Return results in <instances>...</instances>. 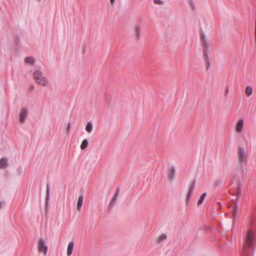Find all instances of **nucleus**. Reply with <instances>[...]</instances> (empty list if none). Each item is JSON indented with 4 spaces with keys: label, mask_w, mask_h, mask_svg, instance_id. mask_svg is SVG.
Returning <instances> with one entry per match:
<instances>
[{
    "label": "nucleus",
    "mask_w": 256,
    "mask_h": 256,
    "mask_svg": "<svg viewBox=\"0 0 256 256\" xmlns=\"http://www.w3.org/2000/svg\"><path fill=\"white\" fill-rule=\"evenodd\" d=\"M248 158L247 154L244 148L238 146V167L242 172H244V164Z\"/></svg>",
    "instance_id": "f257e3e1"
},
{
    "label": "nucleus",
    "mask_w": 256,
    "mask_h": 256,
    "mask_svg": "<svg viewBox=\"0 0 256 256\" xmlns=\"http://www.w3.org/2000/svg\"><path fill=\"white\" fill-rule=\"evenodd\" d=\"M200 41L202 44L203 47V56L204 60L206 62V69L208 70L210 67V62L208 60V54L206 53V49L208 47V43L206 40V36L204 34L201 32L200 34Z\"/></svg>",
    "instance_id": "f03ea898"
},
{
    "label": "nucleus",
    "mask_w": 256,
    "mask_h": 256,
    "mask_svg": "<svg viewBox=\"0 0 256 256\" xmlns=\"http://www.w3.org/2000/svg\"><path fill=\"white\" fill-rule=\"evenodd\" d=\"M34 78L36 82L40 85L45 86L48 84L47 78L43 76V73L40 70H36L33 73Z\"/></svg>",
    "instance_id": "7ed1b4c3"
},
{
    "label": "nucleus",
    "mask_w": 256,
    "mask_h": 256,
    "mask_svg": "<svg viewBox=\"0 0 256 256\" xmlns=\"http://www.w3.org/2000/svg\"><path fill=\"white\" fill-rule=\"evenodd\" d=\"M38 250L39 252H43L44 255H46V254L48 250V246L46 244L45 241L42 238H40L38 240Z\"/></svg>",
    "instance_id": "20e7f679"
},
{
    "label": "nucleus",
    "mask_w": 256,
    "mask_h": 256,
    "mask_svg": "<svg viewBox=\"0 0 256 256\" xmlns=\"http://www.w3.org/2000/svg\"><path fill=\"white\" fill-rule=\"evenodd\" d=\"M246 244L248 246H252L254 244V238L252 232L250 230L247 232Z\"/></svg>",
    "instance_id": "39448f33"
},
{
    "label": "nucleus",
    "mask_w": 256,
    "mask_h": 256,
    "mask_svg": "<svg viewBox=\"0 0 256 256\" xmlns=\"http://www.w3.org/2000/svg\"><path fill=\"white\" fill-rule=\"evenodd\" d=\"M176 172V168L173 166H169L167 172L168 178L170 180H173L174 178Z\"/></svg>",
    "instance_id": "423d86ee"
},
{
    "label": "nucleus",
    "mask_w": 256,
    "mask_h": 256,
    "mask_svg": "<svg viewBox=\"0 0 256 256\" xmlns=\"http://www.w3.org/2000/svg\"><path fill=\"white\" fill-rule=\"evenodd\" d=\"M28 110L27 108H23L20 110V123L23 124L25 122L27 118Z\"/></svg>",
    "instance_id": "0eeeda50"
},
{
    "label": "nucleus",
    "mask_w": 256,
    "mask_h": 256,
    "mask_svg": "<svg viewBox=\"0 0 256 256\" xmlns=\"http://www.w3.org/2000/svg\"><path fill=\"white\" fill-rule=\"evenodd\" d=\"M196 185V182L195 180H194L192 182L189 188H188V192L186 196V202H188L190 199V198L192 196V195L193 193L194 190L195 188Z\"/></svg>",
    "instance_id": "6e6552de"
},
{
    "label": "nucleus",
    "mask_w": 256,
    "mask_h": 256,
    "mask_svg": "<svg viewBox=\"0 0 256 256\" xmlns=\"http://www.w3.org/2000/svg\"><path fill=\"white\" fill-rule=\"evenodd\" d=\"M119 193H120V188H117L116 190V192H115L114 196L112 198L110 202V204L108 206V208H112L114 205L116 204L115 202L118 198Z\"/></svg>",
    "instance_id": "1a4fd4ad"
},
{
    "label": "nucleus",
    "mask_w": 256,
    "mask_h": 256,
    "mask_svg": "<svg viewBox=\"0 0 256 256\" xmlns=\"http://www.w3.org/2000/svg\"><path fill=\"white\" fill-rule=\"evenodd\" d=\"M50 196V186L48 184H46V207L47 208L48 206L49 200Z\"/></svg>",
    "instance_id": "9d476101"
},
{
    "label": "nucleus",
    "mask_w": 256,
    "mask_h": 256,
    "mask_svg": "<svg viewBox=\"0 0 256 256\" xmlns=\"http://www.w3.org/2000/svg\"><path fill=\"white\" fill-rule=\"evenodd\" d=\"M83 192H82L81 195L78 197V201L77 202V209L78 211H80L81 210L83 204Z\"/></svg>",
    "instance_id": "9b49d317"
},
{
    "label": "nucleus",
    "mask_w": 256,
    "mask_h": 256,
    "mask_svg": "<svg viewBox=\"0 0 256 256\" xmlns=\"http://www.w3.org/2000/svg\"><path fill=\"white\" fill-rule=\"evenodd\" d=\"M74 246V243L72 242H70L68 246V249H67V255L68 256H70L73 251Z\"/></svg>",
    "instance_id": "f8f14e48"
},
{
    "label": "nucleus",
    "mask_w": 256,
    "mask_h": 256,
    "mask_svg": "<svg viewBox=\"0 0 256 256\" xmlns=\"http://www.w3.org/2000/svg\"><path fill=\"white\" fill-rule=\"evenodd\" d=\"M140 26H136L134 29V34L136 38L139 39L140 38Z\"/></svg>",
    "instance_id": "ddd939ff"
},
{
    "label": "nucleus",
    "mask_w": 256,
    "mask_h": 256,
    "mask_svg": "<svg viewBox=\"0 0 256 256\" xmlns=\"http://www.w3.org/2000/svg\"><path fill=\"white\" fill-rule=\"evenodd\" d=\"M244 125L243 120H240L236 126V130L238 132H240L242 129Z\"/></svg>",
    "instance_id": "4468645a"
},
{
    "label": "nucleus",
    "mask_w": 256,
    "mask_h": 256,
    "mask_svg": "<svg viewBox=\"0 0 256 256\" xmlns=\"http://www.w3.org/2000/svg\"><path fill=\"white\" fill-rule=\"evenodd\" d=\"M93 129V124L92 122H89L87 123L86 126V130L90 133L92 132Z\"/></svg>",
    "instance_id": "2eb2a0df"
},
{
    "label": "nucleus",
    "mask_w": 256,
    "mask_h": 256,
    "mask_svg": "<svg viewBox=\"0 0 256 256\" xmlns=\"http://www.w3.org/2000/svg\"><path fill=\"white\" fill-rule=\"evenodd\" d=\"M8 161L6 158H2L0 160V168H4L6 167Z\"/></svg>",
    "instance_id": "dca6fc26"
},
{
    "label": "nucleus",
    "mask_w": 256,
    "mask_h": 256,
    "mask_svg": "<svg viewBox=\"0 0 256 256\" xmlns=\"http://www.w3.org/2000/svg\"><path fill=\"white\" fill-rule=\"evenodd\" d=\"M25 62H26L28 64H30L33 65L34 63V59L31 56L26 57L25 58Z\"/></svg>",
    "instance_id": "f3484780"
},
{
    "label": "nucleus",
    "mask_w": 256,
    "mask_h": 256,
    "mask_svg": "<svg viewBox=\"0 0 256 256\" xmlns=\"http://www.w3.org/2000/svg\"><path fill=\"white\" fill-rule=\"evenodd\" d=\"M245 92H246V96H251L252 93V86H248L246 87Z\"/></svg>",
    "instance_id": "a211bd4d"
},
{
    "label": "nucleus",
    "mask_w": 256,
    "mask_h": 256,
    "mask_svg": "<svg viewBox=\"0 0 256 256\" xmlns=\"http://www.w3.org/2000/svg\"><path fill=\"white\" fill-rule=\"evenodd\" d=\"M88 141L86 139H84L82 142V144L80 145V148L82 150H84L86 148H87L88 146Z\"/></svg>",
    "instance_id": "6ab92c4d"
},
{
    "label": "nucleus",
    "mask_w": 256,
    "mask_h": 256,
    "mask_svg": "<svg viewBox=\"0 0 256 256\" xmlns=\"http://www.w3.org/2000/svg\"><path fill=\"white\" fill-rule=\"evenodd\" d=\"M238 164L237 165L235 168H234V176H237L238 174H244V172H242V171L239 169L238 168Z\"/></svg>",
    "instance_id": "aec40b11"
},
{
    "label": "nucleus",
    "mask_w": 256,
    "mask_h": 256,
    "mask_svg": "<svg viewBox=\"0 0 256 256\" xmlns=\"http://www.w3.org/2000/svg\"><path fill=\"white\" fill-rule=\"evenodd\" d=\"M206 192H204V194H202V195L201 196L200 200H198V205H200V204H201L203 202H204V198H206Z\"/></svg>",
    "instance_id": "412c9836"
},
{
    "label": "nucleus",
    "mask_w": 256,
    "mask_h": 256,
    "mask_svg": "<svg viewBox=\"0 0 256 256\" xmlns=\"http://www.w3.org/2000/svg\"><path fill=\"white\" fill-rule=\"evenodd\" d=\"M166 238H167L166 234H163L159 236V238L158 239V242L160 243L164 240H166Z\"/></svg>",
    "instance_id": "4be33fe9"
},
{
    "label": "nucleus",
    "mask_w": 256,
    "mask_h": 256,
    "mask_svg": "<svg viewBox=\"0 0 256 256\" xmlns=\"http://www.w3.org/2000/svg\"><path fill=\"white\" fill-rule=\"evenodd\" d=\"M237 209H238V204H236L234 206L233 210H232L234 216H235L236 214Z\"/></svg>",
    "instance_id": "5701e85b"
},
{
    "label": "nucleus",
    "mask_w": 256,
    "mask_h": 256,
    "mask_svg": "<svg viewBox=\"0 0 256 256\" xmlns=\"http://www.w3.org/2000/svg\"><path fill=\"white\" fill-rule=\"evenodd\" d=\"M71 128V123L70 122H68L66 126V133L68 134L70 132V130Z\"/></svg>",
    "instance_id": "b1692460"
},
{
    "label": "nucleus",
    "mask_w": 256,
    "mask_h": 256,
    "mask_svg": "<svg viewBox=\"0 0 256 256\" xmlns=\"http://www.w3.org/2000/svg\"><path fill=\"white\" fill-rule=\"evenodd\" d=\"M154 2L155 4L158 5L162 4L164 3L162 0H154Z\"/></svg>",
    "instance_id": "393cba45"
},
{
    "label": "nucleus",
    "mask_w": 256,
    "mask_h": 256,
    "mask_svg": "<svg viewBox=\"0 0 256 256\" xmlns=\"http://www.w3.org/2000/svg\"><path fill=\"white\" fill-rule=\"evenodd\" d=\"M16 171L19 175L21 174L23 172L22 168H18Z\"/></svg>",
    "instance_id": "a878e982"
},
{
    "label": "nucleus",
    "mask_w": 256,
    "mask_h": 256,
    "mask_svg": "<svg viewBox=\"0 0 256 256\" xmlns=\"http://www.w3.org/2000/svg\"><path fill=\"white\" fill-rule=\"evenodd\" d=\"M110 2L112 4H114L116 2V0H110Z\"/></svg>",
    "instance_id": "bb28decb"
},
{
    "label": "nucleus",
    "mask_w": 256,
    "mask_h": 256,
    "mask_svg": "<svg viewBox=\"0 0 256 256\" xmlns=\"http://www.w3.org/2000/svg\"><path fill=\"white\" fill-rule=\"evenodd\" d=\"M228 88L227 87L226 90V94L228 93Z\"/></svg>",
    "instance_id": "cd10ccee"
},
{
    "label": "nucleus",
    "mask_w": 256,
    "mask_h": 256,
    "mask_svg": "<svg viewBox=\"0 0 256 256\" xmlns=\"http://www.w3.org/2000/svg\"><path fill=\"white\" fill-rule=\"evenodd\" d=\"M30 88L32 90H33L34 89V86L33 85H32L31 86H30Z\"/></svg>",
    "instance_id": "c85d7f7f"
},
{
    "label": "nucleus",
    "mask_w": 256,
    "mask_h": 256,
    "mask_svg": "<svg viewBox=\"0 0 256 256\" xmlns=\"http://www.w3.org/2000/svg\"><path fill=\"white\" fill-rule=\"evenodd\" d=\"M244 252H246V248H244Z\"/></svg>",
    "instance_id": "c756f323"
}]
</instances>
